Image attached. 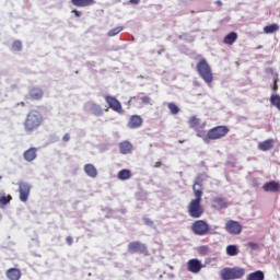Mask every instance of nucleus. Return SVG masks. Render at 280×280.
Masks as SVG:
<instances>
[{
	"label": "nucleus",
	"mask_w": 280,
	"mask_h": 280,
	"mask_svg": "<svg viewBox=\"0 0 280 280\" xmlns=\"http://www.w3.org/2000/svg\"><path fill=\"white\" fill-rule=\"evenodd\" d=\"M192 191L195 199H192L188 206H187V211L188 215L190 218H202L205 214V208L202 207V179L200 177H197L196 182L192 185Z\"/></svg>",
	"instance_id": "obj_1"
},
{
	"label": "nucleus",
	"mask_w": 280,
	"mask_h": 280,
	"mask_svg": "<svg viewBox=\"0 0 280 280\" xmlns=\"http://www.w3.org/2000/svg\"><path fill=\"white\" fill-rule=\"evenodd\" d=\"M44 121L45 118H43V114L38 109L28 112L23 122L25 132L32 135V132L38 130V128L43 126Z\"/></svg>",
	"instance_id": "obj_2"
},
{
	"label": "nucleus",
	"mask_w": 280,
	"mask_h": 280,
	"mask_svg": "<svg viewBox=\"0 0 280 280\" xmlns=\"http://www.w3.org/2000/svg\"><path fill=\"white\" fill-rule=\"evenodd\" d=\"M198 75L208 84V86H211L213 83V70H211V66H209V62H207V59H200L196 66Z\"/></svg>",
	"instance_id": "obj_3"
},
{
	"label": "nucleus",
	"mask_w": 280,
	"mask_h": 280,
	"mask_svg": "<svg viewBox=\"0 0 280 280\" xmlns=\"http://www.w3.org/2000/svg\"><path fill=\"white\" fill-rule=\"evenodd\" d=\"M231 132L228 126L220 125L208 130L207 135L203 137L205 143H211V141H218L219 139H224V137Z\"/></svg>",
	"instance_id": "obj_4"
},
{
	"label": "nucleus",
	"mask_w": 280,
	"mask_h": 280,
	"mask_svg": "<svg viewBox=\"0 0 280 280\" xmlns=\"http://www.w3.org/2000/svg\"><path fill=\"white\" fill-rule=\"evenodd\" d=\"M246 275V269L242 267H225L220 271L222 280H237Z\"/></svg>",
	"instance_id": "obj_5"
},
{
	"label": "nucleus",
	"mask_w": 280,
	"mask_h": 280,
	"mask_svg": "<svg viewBox=\"0 0 280 280\" xmlns=\"http://www.w3.org/2000/svg\"><path fill=\"white\" fill-rule=\"evenodd\" d=\"M191 231L195 235H209L211 231L209 223L205 220H197L191 224Z\"/></svg>",
	"instance_id": "obj_6"
},
{
	"label": "nucleus",
	"mask_w": 280,
	"mask_h": 280,
	"mask_svg": "<svg viewBox=\"0 0 280 280\" xmlns=\"http://www.w3.org/2000/svg\"><path fill=\"white\" fill-rule=\"evenodd\" d=\"M129 253H138L139 255H143L144 257H150V250L148 246L139 241H135L128 244Z\"/></svg>",
	"instance_id": "obj_7"
},
{
	"label": "nucleus",
	"mask_w": 280,
	"mask_h": 280,
	"mask_svg": "<svg viewBox=\"0 0 280 280\" xmlns=\"http://www.w3.org/2000/svg\"><path fill=\"white\" fill-rule=\"evenodd\" d=\"M105 102L106 104H108L109 108L114 110V113H118L119 115L124 113V107L121 106V102H119L117 97L105 95Z\"/></svg>",
	"instance_id": "obj_8"
},
{
	"label": "nucleus",
	"mask_w": 280,
	"mask_h": 280,
	"mask_svg": "<svg viewBox=\"0 0 280 280\" xmlns=\"http://www.w3.org/2000/svg\"><path fill=\"white\" fill-rule=\"evenodd\" d=\"M225 231L230 233V235H240L242 233V224L234 220H229L225 223Z\"/></svg>",
	"instance_id": "obj_9"
},
{
	"label": "nucleus",
	"mask_w": 280,
	"mask_h": 280,
	"mask_svg": "<svg viewBox=\"0 0 280 280\" xmlns=\"http://www.w3.org/2000/svg\"><path fill=\"white\" fill-rule=\"evenodd\" d=\"M32 187L27 183H20L19 184V192H20V200L21 202H27L30 198V191Z\"/></svg>",
	"instance_id": "obj_10"
},
{
	"label": "nucleus",
	"mask_w": 280,
	"mask_h": 280,
	"mask_svg": "<svg viewBox=\"0 0 280 280\" xmlns=\"http://www.w3.org/2000/svg\"><path fill=\"white\" fill-rule=\"evenodd\" d=\"M188 272H192V275H198L202 270V262L196 258L188 260L187 262Z\"/></svg>",
	"instance_id": "obj_11"
},
{
	"label": "nucleus",
	"mask_w": 280,
	"mask_h": 280,
	"mask_svg": "<svg viewBox=\"0 0 280 280\" xmlns=\"http://www.w3.org/2000/svg\"><path fill=\"white\" fill-rule=\"evenodd\" d=\"M43 95H45V92L40 88H32L28 91V94L25 96L26 101L33 100V101H38L43 100Z\"/></svg>",
	"instance_id": "obj_12"
},
{
	"label": "nucleus",
	"mask_w": 280,
	"mask_h": 280,
	"mask_svg": "<svg viewBox=\"0 0 280 280\" xmlns=\"http://www.w3.org/2000/svg\"><path fill=\"white\" fill-rule=\"evenodd\" d=\"M141 126H143V118L141 116L132 115L129 118L128 128H131L132 130H135L136 128H141Z\"/></svg>",
	"instance_id": "obj_13"
},
{
	"label": "nucleus",
	"mask_w": 280,
	"mask_h": 280,
	"mask_svg": "<svg viewBox=\"0 0 280 280\" xmlns=\"http://www.w3.org/2000/svg\"><path fill=\"white\" fill-rule=\"evenodd\" d=\"M212 207L213 209H217L218 211L222 209H226L229 205L226 203V199L222 197H214L212 199Z\"/></svg>",
	"instance_id": "obj_14"
},
{
	"label": "nucleus",
	"mask_w": 280,
	"mask_h": 280,
	"mask_svg": "<svg viewBox=\"0 0 280 280\" xmlns=\"http://www.w3.org/2000/svg\"><path fill=\"white\" fill-rule=\"evenodd\" d=\"M5 277L9 280H21V277H23V273L19 268H10L7 270Z\"/></svg>",
	"instance_id": "obj_15"
},
{
	"label": "nucleus",
	"mask_w": 280,
	"mask_h": 280,
	"mask_svg": "<svg viewBox=\"0 0 280 280\" xmlns=\"http://www.w3.org/2000/svg\"><path fill=\"white\" fill-rule=\"evenodd\" d=\"M36 152H38V149L36 148H30L23 153L24 160L27 161V163H32V161L36 160Z\"/></svg>",
	"instance_id": "obj_16"
},
{
	"label": "nucleus",
	"mask_w": 280,
	"mask_h": 280,
	"mask_svg": "<svg viewBox=\"0 0 280 280\" xmlns=\"http://www.w3.org/2000/svg\"><path fill=\"white\" fill-rule=\"evenodd\" d=\"M279 188H280L279 183L275 180L268 182L262 186L264 191H267V192L270 191L271 194L279 191Z\"/></svg>",
	"instance_id": "obj_17"
},
{
	"label": "nucleus",
	"mask_w": 280,
	"mask_h": 280,
	"mask_svg": "<svg viewBox=\"0 0 280 280\" xmlns=\"http://www.w3.org/2000/svg\"><path fill=\"white\" fill-rule=\"evenodd\" d=\"M273 145H275V140L268 139L258 143V150H261V152H268V150H272Z\"/></svg>",
	"instance_id": "obj_18"
},
{
	"label": "nucleus",
	"mask_w": 280,
	"mask_h": 280,
	"mask_svg": "<svg viewBox=\"0 0 280 280\" xmlns=\"http://www.w3.org/2000/svg\"><path fill=\"white\" fill-rule=\"evenodd\" d=\"M71 3L75 8H89V5H94L95 0H71Z\"/></svg>",
	"instance_id": "obj_19"
},
{
	"label": "nucleus",
	"mask_w": 280,
	"mask_h": 280,
	"mask_svg": "<svg viewBox=\"0 0 280 280\" xmlns=\"http://www.w3.org/2000/svg\"><path fill=\"white\" fill-rule=\"evenodd\" d=\"M120 154H130L132 152V143L130 141H122L119 143Z\"/></svg>",
	"instance_id": "obj_20"
},
{
	"label": "nucleus",
	"mask_w": 280,
	"mask_h": 280,
	"mask_svg": "<svg viewBox=\"0 0 280 280\" xmlns=\"http://www.w3.org/2000/svg\"><path fill=\"white\" fill-rule=\"evenodd\" d=\"M84 172L90 178H97V168L93 164H85Z\"/></svg>",
	"instance_id": "obj_21"
},
{
	"label": "nucleus",
	"mask_w": 280,
	"mask_h": 280,
	"mask_svg": "<svg viewBox=\"0 0 280 280\" xmlns=\"http://www.w3.org/2000/svg\"><path fill=\"white\" fill-rule=\"evenodd\" d=\"M90 113L92 115H95V117H102V115H104V110L102 109V106L95 103L90 104Z\"/></svg>",
	"instance_id": "obj_22"
},
{
	"label": "nucleus",
	"mask_w": 280,
	"mask_h": 280,
	"mask_svg": "<svg viewBox=\"0 0 280 280\" xmlns=\"http://www.w3.org/2000/svg\"><path fill=\"white\" fill-rule=\"evenodd\" d=\"M237 33L231 32L223 38L224 45H233L237 42Z\"/></svg>",
	"instance_id": "obj_23"
},
{
	"label": "nucleus",
	"mask_w": 280,
	"mask_h": 280,
	"mask_svg": "<svg viewBox=\"0 0 280 280\" xmlns=\"http://www.w3.org/2000/svg\"><path fill=\"white\" fill-rule=\"evenodd\" d=\"M266 279V275H264V271L257 270L249 275H247L246 280H264Z\"/></svg>",
	"instance_id": "obj_24"
},
{
	"label": "nucleus",
	"mask_w": 280,
	"mask_h": 280,
	"mask_svg": "<svg viewBox=\"0 0 280 280\" xmlns=\"http://www.w3.org/2000/svg\"><path fill=\"white\" fill-rule=\"evenodd\" d=\"M132 177V173L130 172V170H121L119 173H118V179L119 180H128L129 178Z\"/></svg>",
	"instance_id": "obj_25"
},
{
	"label": "nucleus",
	"mask_w": 280,
	"mask_h": 280,
	"mask_svg": "<svg viewBox=\"0 0 280 280\" xmlns=\"http://www.w3.org/2000/svg\"><path fill=\"white\" fill-rule=\"evenodd\" d=\"M188 124L190 128H194V130H198V128H200V118H197L196 116H191L188 119Z\"/></svg>",
	"instance_id": "obj_26"
},
{
	"label": "nucleus",
	"mask_w": 280,
	"mask_h": 280,
	"mask_svg": "<svg viewBox=\"0 0 280 280\" xmlns=\"http://www.w3.org/2000/svg\"><path fill=\"white\" fill-rule=\"evenodd\" d=\"M226 255L230 257H235L236 255H240V249L237 248V245H229L226 247Z\"/></svg>",
	"instance_id": "obj_27"
},
{
	"label": "nucleus",
	"mask_w": 280,
	"mask_h": 280,
	"mask_svg": "<svg viewBox=\"0 0 280 280\" xmlns=\"http://www.w3.org/2000/svg\"><path fill=\"white\" fill-rule=\"evenodd\" d=\"M265 34H275V32H279V25L278 24H270L265 26L264 28Z\"/></svg>",
	"instance_id": "obj_28"
},
{
	"label": "nucleus",
	"mask_w": 280,
	"mask_h": 280,
	"mask_svg": "<svg viewBox=\"0 0 280 280\" xmlns=\"http://www.w3.org/2000/svg\"><path fill=\"white\" fill-rule=\"evenodd\" d=\"M167 108L172 115H178L180 113V107L175 103H168Z\"/></svg>",
	"instance_id": "obj_29"
},
{
	"label": "nucleus",
	"mask_w": 280,
	"mask_h": 280,
	"mask_svg": "<svg viewBox=\"0 0 280 280\" xmlns=\"http://www.w3.org/2000/svg\"><path fill=\"white\" fill-rule=\"evenodd\" d=\"M120 32H124V26H118L116 28L108 31L107 36L109 37L117 36V34H119Z\"/></svg>",
	"instance_id": "obj_30"
},
{
	"label": "nucleus",
	"mask_w": 280,
	"mask_h": 280,
	"mask_svg": "<svg viewBox=\"0 0 280 280\" xmlns=\"http://www.w3.org/2000/svg\"><path fill=\"white\" fill-rule=\"evenodd\" d=\"M12 200V196H1L0 197V207H5V205H9V202Z\"/></svg>",
	"instance_id": "obj_31"
},
{
	"label": "nucleus",
	"mask_w": 280,
	"mask_h": 280,
	"mask_svg": "<svg viewBox=\"0 0 280 280\" xmlns=\"http://www.w3.org/2000/svg\"><path fill=\"white\" fill-rule=\"evenodd\" d=\"M270 102L273 106H277V108L280 110V96L279 95H271Z\"/></svg>",
	"instance_id": "obj_32"
},
{
	"label": "nucleus",
	"mask_w": 280,
	"mask_h": 280,
	"mask_svg": "<svg viewBox=\"0 0 280 280\" xmlns=\"http://www.w3.org/2000/svg\"><path fill=\"white\" fill-rule=\"evenodd\" d=\"M13 51H21L23 49V43L21 40H15L12 44Z\"/></svg>",
	"instance_id": "obj_33"
},
{
	"label": "nucleus",
	"mask_w": 280,
	"mask_h": 280,
	"mask_svg": "<svg viewBox=\"0 0 280 280\" xmlns=\"http://www.w3.org/2000/svg\"><path fill=\"white\" fill-rule=\"evenodd\" d=\"M140 100L145 106L152 105V98L150 96H142Z\"/></svg>",
	"instance_id": "obj_34"
},
{
	"label": "nucleus",
	"mask_w": 280,
	"mask_h": 280,
	"mask_svg": "<svg viewBox=\"0 0 280 280\" xmlns=\"http://www.w3.org/2000/svg\"><path fill=\"white\" fill-rule=\"evenodd\" d=\"M200 255H207L209 253V246H201L199 247Z\"/></svg>",
	"instance_id": "obj_35"
},
{
	"label": "nucleus",
	"mask_w": 280,
	"mask_h": 280,
	"mask_svg": "<svg viewBox=\"0 0 280 280\" xmlns=\"http://www.w3.org/2000/svg\"><path fill=\"white\" fill-rule=\"evenodd\" d=\"M247 246H248L249 248H252L253 250L259 248V245H257V243H254V242H249V243L247 244Z\"/></svg>",
	"instance_id": "obj_36"
},
{
	"label": "nucleus",
	"mask_w": 280,
	"mask_h": 280,
	"mask_svg": "<svg viewBox=\"0 0 280 280\" xmlns=\"http://www.w3.org/2000/svg\"><path fill=\"white\" fill-rule=\"evenodd\" d=\"M144 224H147V226H152L154 224V221L149 219V218H144Z\"/></svg>",
	"instance_id": "obj_37"
},
{
	"label": "nucleus",
	"mask_w": 280,
	"mask_h": 280,
	"mask_svg": "<svg viewBox=\"0 0 280 280\" xmlns=\"http://www.w3.org/2000/svg\"><path fill=\"white\" fill-rule=\"evenodd\" d=\"M66 242H67V245H68V246H71V245L73 244V237L67 236V237H66Z\"/></svg>",
	"instance_id": "obj_38"
},
{
	"label": "nucleus",
	"mask_w": 280,
	"mask_h": 280,
	"mask_svg": "<svg viewBox=\"0 0 280 280\" xmlns=\"http://www.w3.org/2000/svg\"><path fill=\"white\" fill-rule=\"evenodd\" d=\"M71 139V136L69 133H66L63 137H62V141H65V143H67V141H70Z\"/></svg>",
	"instance_id": "obj_39"
},
{
	"label": "nucleus",
	"mask_w": 280,
	"mask_h": 280,
	"mask_svg": "<svg viewBox=\"0 0 280 280\" xmlns=\"http://www.w3.org/2000/svg\"><path fill=\"white\" fill-rule=\"evenodd\" d=\"M129 3H131L132 5H139V3H141V0H129Z\"/></svg>",
	"instance_id": "obj_40"
},
{
	"label": "nucleus",
	"mask_w": 280,
	"mask_h": 280,
	"mask_svg": "<svg viewBox=\"0 0 280 280\" xmlns=\"http://www.w3.org/2000/svg\"><path fill=\"white\" fill-rule=\"evenodd\" d=\"M72 13L74 14V16L80 18L82 16V12L78 11V10H72Z\"/></svg>",
	"instance_id": "obj_41"
},
{
	"label": "nucleus",
	"mask_w": 280,
	"mask_h": 280,
	"mask_svg": "<svg viewBox=\"0 0 280 280\" xmlns=\"http://www.w3.org/2000/svg\"><path fill=\"white\" fill-rule=\"evenodd\" d=\"M162 163L161 162H155L154 167H161Z\"/></svg>",
	"instance_id": "obj_42"
},
{
	"label": "nucleus",
	"mask_w": 280,
	"mask_h": 280,
	"mask_svg": "<svg viewBox=\"0 0 280 280\" xmlns=\"http://www.w3.org/2000/svg\"><path fill=\"white\" fill-rule=\"evenodd\" d=\"M217 4H218V5H222V1L218 0V1H217Z\"/></svg>",
	"instance_id": "obj_43"
},
{
	"label": "nucleus",
	"mask_w": 280,
	"mask_h": 280,
	"mask_svg": "<svg viewBox=\"0 0 280 280\" xmlns=\"http://www.w3.org/2000/svg\"><path fill=\"white\" fill-rule=\"evenodd\" d=\"M277 89H279L277 85L273 86V91H277Z\"/></svg>",
	"instance_id": "obj_44"
},
{
	"label": "nucleus",
	"mask_w": 280,
	"mask_h": 280,
	"mask_svg": "<svg viewBox=\"0 0 280 280\" xmlns=\"http://www.w3.org/2000/svg\"><path fill=\"white\" fill-rule=\"evenodd\" d=\"M179 143H185V140H179Z\"/></svg>",
	"instance_id": "obj_45"
}]
</instances>
